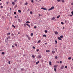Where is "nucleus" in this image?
<instances>
[{
    "instance_id": "f257e3e1",
    "label": "nucleus",
    "mask_w": 73,
    "mask_h": 73,
    "mask_svg": "<svg viewBox=\"0 0 73 73\" xmlns=\"http://www.w3.org/2000/svg\"><path fill=\"white\" fill-rule=\"evenodd\" d=\"M54 7L53 6L52 7L50 8L49 9L48 11H50V10H52V9H54Z\"/></svg>"
},
{
    "instance_id": "f03ea898",
    "label": "nucleus",
    "mask_w": 73,
    "mask_h": 73,
    "mask_svg": "<svg viewBox=\"0 0 73 73\" xmlns=\"http://www.w3.org/2000/svg\"><path fill=\"white\" fill-rule=\"evenodd\" d=\"M26 36L27 37H28V40H31V37H29V35H27Z\"/></svg>"
},
{
    "instance_id": "7ed1b4c3",
    "label": "nucleus",
    "mask_w": 73,
    "mask_h": 73,
    "mask_svg": "<svg viewBox=\"0 0 73 73\" xmlns=\"http://www.w3.org/2000/svg\"><path fill=\"white\" fill-rule=\"evenodd\" d=\"M64 65H62L61 67V68H60L61 70L63 68H64Z\"/></svg>"
},
{
    "instance_id": "20e7f679",
    "label": "nucleus",
    "mask_w": 73,
    "mask_h": 73,
    "mask_svg": "<svg viewBox=\"0 0 73 73\" xmlns=\"http://www.w3.org/2000/svg\"><path fill=\"white\" fill-rule=\"evenodd\" d=\"M38 58H41V56L39 55L38 56Z\"/></svg>"
},
{
    "instance_id": "39448f33",
    "label": "nucleus",
    "mask_w": 73,
    "mask_h": 73,
    "mask_svg": "<svg viewBox=\"0 0 73 73\" xmlns=\"http://www.w3.org/2000/svg\"><path fill=\"white\" fill-rule=\"evenodd\" d=\"M41 9H43L44 10H47V9H46V8H44V7L41 8Z\"/></svg>"
},
{
    "instance_id": "423d86ee",
    "label": "nucleus",
    "mask_w": 73,
    "mask_h": 73,
    "mask_svg": "<svg viewBox=\"0 0 73 73\" xmlns=\"http://www.w3.org/2000/svg\"><path fill=\"white\" fill-rule=\"evenodd\" d=\"M46 52H47L48 53H49L50 52V50H46Z\"/></svg>"
},
{
    "instance_id": "0eeeda50",
    "label": "nucleus",
    "mask_w": 73,
    "mask_h": 73,
    "mask_svg": "<svg viewBox=\"0 0 73 73\" xmlns=\"http://www.w3.org/2000/svg\"><path fill=\"white\" fill-rule=\"evenodd\" d=\"M55 35H58V33L57 32V31H56L55 32Z\"/></svg>"
},
{
    "instance_id": "6e6552de",
    "label": "nucleus",
    "mask_w": 73,
    "mask_h": 73,
    "mask_svg": "<svg viewBox=\"0 0 73 73\" xmlns=\"http://www.w3.org/2000/svg\"><path fill=\"white\" fill-rule=\"evenodd\" d=\"M26 25H27V26H28L29 28H31V26H30V25H29L28 23L26 24Z\"/></svg>"
},
{
    "instance_id": "1a4fd4ad",
    "label": "nucleus",
    "mask_w": 73,
    "mask_h": 73,
    "mask_svg": "<svg viewBox=\"0 0 73 73\" xmlns=\"http://www.w3.org/2000/svg\"><path fill=\"white\" fill-rule=\"evenodd\" d=\"M60 16H61L60 15H59L57 17H56L57 19H58V18L60 17Z\"/></svg>"
},
{
    "instance_id": "9d476101",
    "label": "nucleus",
    "mask_w": 73,
    "mask_h": 73,
    "mask_svg": "<svg viewBox=\"0 0 73 73\" xmlns=\"http://www.w3.org/2000/svg\"><path fill=\"white\" fill-rule=\"evenodd\" d=\"M49 64L50 65H52V62H51L50 61L49 62Z\"/></svg>"
},
{
    "instance_id": "9b49d317",
    "label": "nucleus",
    "mask_w": 73,
    "mask_h": 73,
    "mask_svg": "<svg viewBox=\"0 0 73 73\" xmlns=\"http://www.w3.org/2000/svg\"><path fill=\"white\" fill-rule=\"evenodd\" d=\"M54 19H55V18L54 17H53L52 19L51 20H54Z\"/></svg>"
},
{
    "instance_id": "f8f14e48",
    "label": "nucleus",
    "mask_w": 73,
    "mask_h": 73,
    "mask_svg": "<svg viewBox=\"0 0 73 73\" xmlns=\"http://www.w3.org/2000/svg\"><path fill=\"white\" fill-rule=\"evenodd\" d=\"M26 23L27 24H29V23H30V22L29 21H27L26 22Z\"/></svg>"
},
{
    "instance_id": "ddd939ff",
    "label": "nucleus",
    "mask_w": 73,
    "mask_h": 73,
    "mask_svg": "<svg viewBox=\"0 0 73 73\" xmlns=\"http://www.w3.org/2000/svg\"><path fill=\"white\" fill-rule=\"evenodd\" d=\"M32 57L33 58H35V55H32Z\"/></svg>"
},
{
    "instance_id": "4468645a",
    "label": "nucleus",
    "mask_w": 73,
    "mask_h": 73,
    "mask_svg": "<svg viewBox=\"0 0 73 73\" xmlns=\"http://www.w3.org/2000/svg\"><path fill=\"white\" fill-rule=\"evenodd\" d=\"M39 62H40L38 61V62H36V65H37L38 64V63H39Z\"/></svg>"
},
{
    "instance_id": "2eb2a0df",
    "label": "nucleus",
    "mask_w": 73,
    "mask_h": 73,
    "mask_svg": "<svg viewBox=\"0 0 73 73\" xmlns=\"http://www.w3.org/2000/svg\"><path fill=\"white\" fill-rule=\"evenodd\" d=\"M58 39L59 40H61L62 39L61 38H60V37H58Z\"/></svg>"
},
{
    "instance_id": "dca6fc26",
    "label": "nucleus",
    "mask_w": 73,
    "mask_h": 73,
    "mask_svg": "<svg viewBox=\"0 0 73 73\" xmlns=\"http://www.w3.org/2000/svg\"><path fill=\"white\" fill-rule=\"evenodd\" d=\"M12 26L14 28H16V27H15V25H12Z\"/></svg>"
},
{
    "instance_id": "f3484780",
    "label": "nucleus",
    "mask_w": 73,
    "mask_h": 73,
    "mask_svg": "<svg viewBox=\"0 0 73 73\" xmlns=\"http://www.w3.org/2000/svg\"><path fill=\"white\" fill-rule=\"evenodd\" d=\"M25 5H28V3L27 2H26V3H25Z\"/></svg>"
},
{
    "instance_id": "a211bd4d",
    "label": "nucleus",
    "mask_w": 73,
    "mask_h": 73,
    "mask_svg": "<svg viewBox=\"0 0 73 73\" xmlns=\"http://www.w3.org/2000/svg\"><path fill=\"white\" fill-rule=\"evenodd\" d=\"M31 36H33V34L32 33H31Z\"/></svg>"
},
{
    "instance_id": "6ab92c4d",
    "label": "nucleus",
    "mask_w": 73,
    "mask_h": 73,
    "mask_svg": "<svg viewBox=\"0 0 73 73\" xmlns=\"http://www.w3.org/2000/svg\"><path fill=\"white\" fill-rule=\"evenodd\" d=\"M10 35V33H8L7 34V36H8V35Z\"/></svg>"
},
{
    "instance_id": "aec40b11",
    "label": "nucleus",
    "mask_w": 73,
    "mask_h": 73,
    "mask_svg": "<svg viewBox=\"0 0 73 73\" xmlns=\"http://www.w3.org/2000/svg\"><path fill=\"white\" fill-rule=\"evenodd\" d=\"M18 20L19 22H21V20H20V19H18Z\"/></svg>"
},
{
    "instance_id": "412c9836",
    "label": "nucleus",
    "mask_w": 73,
    "mask_h": 73,
    "mask_svg": "<svg viewBox=\"0 0 73 73\" xmlns=\"http://www.w3.org/2000/svg\"><path fill=\"white\" fill-rule=\"evenodd\" d=\"M43 37H46V35H43Z\"/></svg>"
},
{
    "instance_id": "4be33fe9",
    "label": "nucleus",
    "mask_w": 73,
    "mask_h": 73,
    "mask_svg": "<svg viewBox=\"0 0 73 73\" xmlns=\"http://www.w3.org/2000/svg\"><path fill=\"white\" fill-rule=\"evenodd\" d=\"M41 42V40H38L37 42V43H40V42Z\"/></svg>"
},
{
    "instance_id": "5701e85b",
    "label": "nucleus",
    "mask_w": 73,
    "mask_h": 73,
    "mask_svg": "<svg viewBox=\"0 0 73 73\" xmlns=\"http://www.w3.org/2000/svg\"><path fill=\"white\" fill-rule=\"evenodd\" d=\"M1 53L2 54H5V52H2Z\"/></svg>"
},
{
    "instance_id": "b1692460",
    "label": "nucleus",
    "mask_w": 73,
    "mask_h": 73,
    "mask_svg": "<svg viewBox=\"0 0 73 73\" xmlns=\"http://www.w3.org/2000/svg\"><path fill=\"white\" fill-rule=\"evenodd\" d=\"M57 66H58L57 65H56V66L54 65V68H57Z\"/></svg>"
},
{
    "instance_id": "393cba45",
    "label": "nucleus",
    "mask_w": 73,
    "mask_h": 73,
    "mask_svg": "<svg viewBox=\"0 0 73 73\" xmlns=\"http://www.w3.org/2000/svg\"><path fill=\"white\" fill-rule=\"evenodd\" d=\"M7 38V39H9V38H10V36H8Z\"/></svg>"
},
{
    "instance_id": "a878e982",
    "label": "nucleus",
    "mask_w": 73,
    "mask_h": 73,
    "mask_svg": "<svg viewBox=\"0 0 73 73\" xmlns=\"http://www.w3.org/2000/svg\"><path fill=\"white\" fill-rule=\"evenodd\" d=\"M44 32L45 33H47L48 32V31H47V30H45Z\"/></svg>"
},
{
    "instance_id": "bb28decb",
    "label": "nucleus",
    "mask_w": 73,
    "mask_h": 73,
    "mask_svg": "<svg viewBox=\"0 0 73 73\" xmlns=\"http://www.w3.org/2000/svg\"><path fill=\"white\" fill-rule=\"evenodd\" d=\"M71 58H71V57H70L68 58V59L69 60H71Z\"/></svg>"
},
{
    "instance_id": "cd10ccee",
    "label": "nucleus",
    "mask_w": 73,
    "mask_h": 73,
    "mask_svg": "<svg viewBox=\"0 0 73 73\" xmlns=\"http://www.w3.org/2000/svg\"><path fill=\"white\" fill-rule=\"evenodd\" d=\"M55 59H57V58H58V57H57V56H56L55 57Z\"/></svg>"
},
{
    "instance_id": "c85d7f7f",
    "label": "nucleus",
    "mask_w": 73,
    "mask_h": 73,
    "mask_svg": "<svg viewBox=\"0 0 73 73\" xmlns=\"http://www.w3.org/2000/svg\"><path fill=\"white\" fill-rule=\"evenodd\" d=\"M61 1L62 3H64L65 2V1H64V0H62Z\"/></svg>"
},
{
    "instance_id": "c756f323",
    "label": "nucleus",
    "mask_w": 73,
    "mask_h": 73,
    "mask_svg": "<svg viewBox=\"0 0 73 73\" xmlns=\"http://www.w3.org/2000/svg\"><path fill=\"white\" fill-rule=\"evenodd\" d=\"M18 12L19 13H21V11L20 10H18Z\"/></svg>"
},
{
    "instance_id": "7c9ffc66",
    "label": "nucleus",
    "mask_w": 73,
    "mask_h": 73,
    "mask_svg": "<svg viewBox=\"0 0 73 73\" xmlns=\"http://www.w3.org/2000/svg\"><path fill=\"white\" fill-rule=\"evenodd\" d=\"M12 4L13 5H15V2H12Z\"/></svg>"
},
{
    "instance_id": "2f4dec72",
    "label": "nucleus",
    "mask_w": 73,
    "mask_h": 73,
    "mask_svg": "<svg viewBox=\"0 0 73 73\" xmlns=\"http://www.w3.org/2000/svg\"><path fill=\"white\" fill-rule=\"evenodd\" d=\"M63 36H60V38H63Z\"/></svg>"
},
{
    "instance_id": "473e14b6",
    "label": "nucleus",
    "mask_w": 73,
    "mask_h": 73,
    "mask_svg": "<svg viewBox=\"0 0 73 73\" xmlns=\"http://www.w3.org/2000/svg\"><path fill=\"white\" fill-rule=\"evenodd\" d=\"M55 42H56L55 44H57V40H55Z\"/></svg>"
},
{
    "instance_id": "72a5a7b5",
    "label": "nucleus",
    "mask_w": 73,
    "mask_h": 73,
    "mask_svg": "<svg viewBox=\"0 0 73 73\" xmlns=\"http://www.w3.org/2000/svg\"><path fill=\"white\" fill-rule=\"evenodd\" d=\"M36 28L37 27H36V26H35L34 27V28H35V29H36Z\"/></svg>"
},
{
    "instance_id": "f704fd0d",
    "label": "nucleus",
    "mask_w": 73,
    "mask_h": 73,
    "mask_svg": "<svg viewBox=\"0 0 73 73\" xmlns=\"http://www.w3.org/2000/svg\"><path fill=\"white\" fill-rule=\"evenodd\" d=\"M54 53H55V51H52V54H54Z\"/></svg>"
},
{
    "instance_id": "c9c22d12",
    "label": "nucleus",
    "mask_w": 73,
    "mask_h": 73,
    "mask_svg": "<svg viewBox=\"0 0 73 73\" xmlns=\"http://www.w3.org/2000/svg\"><path fill=\"white\" fill-rule=\"evenodd\" d=\"M15 46H17V44L15 43Z\"/></svg>"
},
{
    "instance_id": "e433bc0d",
    "label": "nucleus",
    "mask_w": 73,
    "mask_h": 73,
    "mask_svg": "<svg viewBox=\"0 0 73 73\" xmlns=\"http://www.w3.org/2000/svg\"><path fill=\"white\" fill-rule=\"evenodd\" d=\"M26 25H27V24L25 23V24H24V27H26Z\"/></svg>"
},
{
    "instance_id": "4c0bfd02",
    "label": "nucleus",
    "mask_w": 73,
    "mask_h": 73,
    "mask_svg": "<svg viewBox=\"0 0 73 73\" xmlns=\"http://www.w3.org/2000/svg\"><path fill=\"white\" fill-rule=\"evenodd\" d=\"M54 70L55 72L56 71V68H54Z\"/></svg>"
},
{
    "instance_id": "58836bf2",
    "label": "nucleus",
    "mask_w": 73,
    "mask_h": 73,
    "mask_svg": "<svg viewBox=\"0 0 73 73\" xmlns=\"http://www.w3.org/2000/svg\"><path fill=\"white\" fill-rule=\"evenodd\" d=\"M17 0H15L14 1V3H15V2H17Z\"/></svg>"
},
{
    "instance_id": "ea45409f",
    "label": "nucleus",
    "mask_w": 73,
    "mask_h": 73,
    "mask_svg": "<svg viewBox=\"0 0 73 73\" xmlns=\"http://www.w3.org/2000/svg\"><path fill=\"white\" fill-rule=\"evenodd\" d=\"M61 24H62V25H63L64 24V22H61Z\"/></svg>"
},
{
    "instance_id": "a19ab883",
    "label": "nucleus",
    "mask_w": 73,
    "mask_h": 73,
    "mask_svg": "<svg viewBox=\"0 0 73 73\" xmlns=\"http://www.w3.org/2000/svg\"><path fill=\"white\" fill-rule=\"evenodd\" d=\"M14 13V15H16V12H15Z\"/></svg>"
},
{
    "instance_id": "79ce46f5",
    "label": "nucleus",
    "mask_w": 73,
    "mask_h": 73,
    "mask_svg": "<svg viewBox=\"0 0 73 73\" xmlns=\"http://www.w3.org/2000/svg\"><path fill=\"white\" fill-rule=\"evenodd\" d=\"M57 1H58V2H60L61 1V0H57Z\"/></svg>"
},
{
    "instance_id": "37998d69",
    "label": "nucleus",
    "mask_w": 73,
    "mask_h": 73,
    "mask_svg": "<svg viewBox=\"0 0 73 73\" xmlns=\"http://www.w3.org/2000/svg\"><path fill=\"white\" fill-rule=\"evenodd\" d=\"M36 51L37 52H38V51H39V50L38 49H36Z\"/></svg>"
},
{
    "instance_id": "c03bdc74",
    "label": "nucleus",
    "mask_w": 73,
    "mask_h": 73,
    "mask_svg": "<svg viewBox=\"0 0 73 73\" xmlns=\"http://www.w3.org/2000/svg\"><path fill=\"white\" fill-rule=\"evenodd\" d=\"M67 66H65V68H66H66H67Z\"/></svg>"
},
{
    "instance_id": "a18cd8bd",
    "label": "nucleus",
    "mask_w": 73,
    "mask_h": 73,
    "mask_svg": "<svg viewBox=\"0 0 73 73\" xmlns=\"http://www.w3.org/2000/svg\"><path fill=\"white\" fill-rule=\"evenodd\" d=\"M1 8H3V6H1Z\"/></svg>"
},
{
    "instance_id": "49530a36",
    "label": "nucleus",
    "mask_w": 73,
    "mask_h": 73,
    "mask_svg": "<svg viewBox=\"0 0 73 73\" xmlns=\"http://www.w3.org/2000/svg\"><path fill=\"white\" fill-rule=\"evenodd\" d=\"M30 13H31V14H32V13H33L32 12L30 11Z\"/></svg>"
},
{
    "instance_id": "de8ad7c7",
    "label": "nucleus",
    "mask_w": 73,
    "mask_h": 73,
    "mask_svg": "<svg viewBox=\"0 0 73 73\" xmlns=\"http://www.w3.org/2000/svg\"><path fill=\"white\" fill-rule=\"evenodd\" d=\"M60 64H61V63L62 62V61H60Z\"/></svg>"
},
{
    "instance_id": "09e8293b",
    "label": "nucleus",
    "mask_w": 73,
    "mask_h": 73,
    "mask_svg": "<svg viewBox=\"0 0 73 73\" xmlns=\"http://www.w3.org/2000/svg\"><path fill=\"white\" fill-rule=\"evenodd\" d=\"M2 4H3V3H0V5H2Z\"/></svg>"
},
{
    "instance_id": "8fccbe9b",
    "label": "nucleus",
    "mask_w": 73,
    "mask_h": 73,
    "mask_svg": "<svg viewBox=\"0 0 73 73\" xmlns=\"http://www.w3.org/2000/svg\"><path fill=\"white\" fill-rule=\"evenodd\" d=\"M71 13L72 14V15H73V11L71 12Z\"/></svg>"
},
{
    "instance_id": "3c124183",
    "label": "nucleus",
    "mask_w": 73,
    "mask_h": 73,
    "mask_svg": "<svg viewBox=\"0 0 73 73\" xmlns=\"http://www.w3.org/2000/svg\"><path fill=\"white\" fill-rule=\"evenodd\" d=\"M11 35H12V36H14V34L13 33L11 34Z\"/></svg>"
},
{
    "instance_id": "603ef678",
    "label": "nucleus",
    "mask_w": 73,
    "mask_h": 73,
    "mask_svg": "<svg viewBox=\"0 0 73 73\" xmlns=\"http://www.w3.org/2000/svg\"><path fill=\"white\" fill-rule=\"evenodd\" d=\"M33 49H35V46H33Z\"/></svg>"
},
{
    "instance_id": "864d4df0",
    "label": "nucleus",
    "mask_w": 73,
    "mask_h": 73,
    "mask_svg": "<svg viewBox=\"0 0 73 73\" xmlns=\"http://www.w3.org/2000/svg\"><path fill=\"white\" fill-rule=\"evenodd\" d=\"M21 70H24V68H22L21 69Z\"/></svg>"
},
{
    "instance_id": "5fc2aeb1",
    "label": "nucleus",
    "mask_w": 73,
    "mask_h": 73,
    "mask_svg": "<svg viewBox=\"0 0 73 73\" xmlns=\"http://www.w3.org/2000/svg\"><path fill=\"white\" fill-rule=\"evenodd\" d=\"M10 63H11V62L9 61V64H10Z\"/></svg>"
},
{
    "instance_id": "6e6d98bb",
    "label": "nucleus",
    "mask_w": 73,
    "mask_h": 73,
    "mask_svg": "<svg viewBox=\"0 0 73 73\" xmlns=\"http://www.w3.org/2000/svg\"><path fill=\"white\" fill-rule=\"evenodd\" d=\"M17 7V5H16L15 7V8H16Z\"/></svg>"
},
{
    "instance_id": "4d7b16f0",
    "label": "nucleus",
    "mask_w": 73,
    "mask_h": 73,
    "mask_svg": "<svg viewBox=\"0 0 73 73\" xmlns=\"http://www.w3.org/2000/svg\"><path fill=\"white\" fill-rule=\"evenodd\" d=\"M31 2H32V3H33V0H32V1H31Z\"/></svg>"
},
{
    "instance_id": "13d9d810",
    "label": "nucleus",
    "mask_w": 73,
    "mask_h": 73,
    "mask_svg": "<svg viewBox=\"0 0 73 73\" xmlns=\"http://www.w3.org/2000/svg\"><path fill=\"white\" fill-rule=\"evenodd\" d=\"M39 16H41V15H40V14H39Z\"/></svg>"
},
{
    "instance_id": "bf43d9fd",
    "label": "nucleus",
    "mask_w": 73,
    "mask_h": 73,
    "mask_svg": "<svg viewBox=\"0 0 73 73\" xmlns=\"http://www.w3.org/2000/svg\"><path fill=\"white\" fill-rule=\"evenodd\" d=\"M8 2H7V4H8Z\"/></svg>"
},
{
    "instance_id": "052dcab7",
    "label": "nucleus",
    "mask_w": 73,
    "mask_h": 73,
    "mask_svg": "<svg viewBox=\"0 0 73 73\" xmlns=\"http://www.w3.org/2000/svg\"><path fill=\"white\" fill-rule=\"evenodd\" d=\"M47 44V43H45V45H46V44Z\"/></svg>"
},
{
    "instance_id": "680f3d73",
    "label": "nucleus",
    "mask_w": 73,
    "mask_h": 73,
    "mask_svg": "<svg viewBox=\"0 0 73 73\" xmlns=\"http://www.w3.org/2000/svg\"><path fill=\"white\" fill-rule=\"evenodd\" d=\"M70 16L71 17H72V15H70Z\"/></svg>"
},
{
    "instance_id": "e2e57ef3",
    "label": "nucleus",
    "mask_w": 73,
    "mask_h": 73,
    "mask_svg": "<svg viewBox=\"0 0 73 73\" xmlns=\"http://www.w3.org/2000/svg\"><path fill=\"white\" fill-rule=\"evenodd\" d=\"M12 46L13 48V47H14V46L13 45Z\"/></svg>"
},
{
    "instance_id": "0e129e2a",
    "label": "nucleus",
    "mask_w": 73,
    "mask_h": 73,
    "mask_svg": "<svg viewBox=\"0 0 73 73\" xmlns=\"http://www.w3.org/2000/svg\"><path fill=\"white\" fill-rule=\"evenodd\" d=\"M18 33L19 35V34H20V32H18Z\"/></svg>"
},
{
    "instance_id": "69168bd1",
    "label": "nucleus",
    "mask_w": 73,
    "mask_h": 73,
    "mask_svg": "<svg viewBox=\"0 0 73 73\" xmlns=\"http://www.w3.org/2000/svg\"><path fill=\"white\" fill-rule=\"evenodd\" d=\"M15 18L16 19L17 17H16V16H15Z\"/></svg>"
},
{
    "instance_id": "338daca9",
    "label": "nucleus",
    "mask_w": 73,
    "mask_h": 73,
    "mask_svg": "<svg viewBox=\"0 0 73 73\" xmlns=\"http://www.w3.org/2000/svg\"><path fill=\"white\" fill-rule=\"evenodd\" d=\"M28 11H29V9H28Z\"/></svg>"
},
{
    "instance_id": "774afa93",
    "label": "nucleus",
    "mask_w": 73,
    "mask_h": 73,
    "mask_svg": "<svg viewBox=\"0 0 73 73\" xmlns=\"http://www.w3.org/2000/svg\"><path fill=\"white\" fill-rule=\"evenodd\" d=\"M72 61H73V58H72Z\"/></svg>"
}]
</instances>
